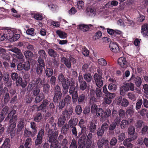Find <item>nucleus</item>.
<instances>
[{"label": "nucleus", "mask_w": 148, "mask_h": 148, "mask_svg": "<svg viewBox=\"0 0 148 148\" xmlns=\"http://www.w3.org/2000/svg\"><path fill=\"white\" fill-rule=\"evenodd\" d=\"M134 84L132 83H129L124 82L121 86L120 89V94L124 96L125 92L129 90L133 91L134 90Z\"/></svg>", "instance_id": "1"}, {"label": "nucleus", "mask_w": 148, "mask_h": 148, "mask_svg": "<svg viewBox=\"0 0 148 148\" xmlns=\"http://www.w3.org/2000/svg\"><path fill=\"white\" fill-rule=\"evenodd\" d=\"M45 83L44 79H42L40 78H37L36 80L35 84L31 83L28 86V90L29 91H30L34 88V87L36 86V87H41L43 84Z\"/></svg>", "instance_id": "2"}, {"label": "nucleus", "mask_w": 148, "mask_h": 148, "mask_svg": "<svg viewBox=\"0 0 148 148\" xmlns=\"http://www.w3.org/2000/svg\"><path fill=\"white\" fill-rule=\"evenodd\" d=\"M69 92L72 95L73 102L75 103L77 101L78 95L77 90L76 89V88L74 86H71L69 90Z\"/></svg>", "instance_id": "3"}, {"label": "nucleus", "mask_w": 148, "mask_h": 148, "mask_svg": "<svg viewBox=\"0 0 148 148\" xmlns=\"http://www.w3.org/2000/svg\"><path fill=\"white\" fill-rule=\"evenodd\" d=\"M54 91L55 95L53 97V101L55 103H58V100L61 99L62 96L60 88L59 86H55Z\"/></svg>", "instance_id": "4"}, {"label": "nucleus", "mask_w": 148, "mask_h": 148, "mask_svg": "<svg viewBox=\"0 0 148 148\" xmlns=\"http://www.w3.org/2000/svg\"><path fill=\"white\" fill-rule=\"evenodd\" d=\"M93 77L96 85L99 88L101 87L103 84V81L101 79V76L97 73H95Z\"/></svg>", "instance_id": "5"}, {"label": "nucleus", "mask_w": 148, "mask_h": 148, "mask_svg": "<svg viewBox=\"0 0 148 148\" xmlns=\"http://www.w3.org/2000/svg\"><path fill=\"white\" fill-rule=\"evenodd\" d=\"M61 61L62 62L64 63L66 66L69 68L71 67V63H74L76 62L75 59L72 57L70 58V60H69L63 57L61 58Z\"/></svg>", "instance_id": "6"}, {"label": "nucleus", "mask_w": 148, "mask_h": 148, "mask_svg": "<svg viewBox=\"0 0 148 148\" xmlns=\"http://www.w3.org/2000/svg\"><path fill=\"white\" fill-rule=\"evenodd\" d=\"M110 50L113 53H117L119 52L120 49L118 45L116 43L111 42L109 44Z\"/></svg>", "instance_id": "7"}, {"label": "nucleus", "mask_w": 148, "mask_h": 148, "mask_svg": "<svg viewBox=\"0 0 148 148\" xmlns=\"http://www.w3.org/2000/svg\"><path fill=\"white\" fill-rule=\"evenodd\" d=\"M16 126L15 123L13 122L10 125L7 129V131L8 133L10 134L12 138L15 135Z\"/></svg>", "instance_id": "8"}, {"label": "nucleus", "mask_w": 148, "mask_h": 148, "mask_svg": "<svg viewBox=\"0 0 148 148\" xmlns=\"http://www.w3.org/2000/svg\"><path fill=\"white\" fill-rule=\"evenodd\" d=\"M44 131L43 130L41 129L38 133L37 138L35 141L36 145L40 144L42 142V137L44 136Z\"/></svg>", "instance_id": "9"}, {"label": "nucleus", "mask_w": 148, "mask_h": 148, "mask_svg": "<svg viewBox=\"0 0 148 148\" xmlns=\"http://www.w3.org/2000/svg\"><path fill=\"white\" fill-rule=\"evenodd\" d=\"M59 83L62 84V86L70 84L69 81L66 78H65L64 75L62 74H60L58 77Z\"/></svg>", "instance_id": "10"}, {"label": "nucleus", "mask_w": 148, "mask_h": 148, "mask_svg": "<svg viewBox=\"0 0 148 148\" xmlns=\"http://www.w3.org/2000/svg\"><path fill=\"white\" fill-rule=\"evenodd\" d=\"M58 135V132L57 131H55L53 133V131L51 130H49L48 131V137L49 138V141L52 142L57 137Z\"/></svg>", "instance_id": "11"}, {"label": "nucleus", "mask_w": 148, "mask_h": 148, "mask_svg": "<svg viewBox=\"0 0 148 148\" xmlns=\"http://www.w3.org/2000/svg\"><path fill=\"white\" fill-rule=\"evenodd\" d=\"M2 31L5 34H7V37L9 36L10 37H12L14 34L17 32V30L15 29L5 28L2 29Z\"/></svg>", "instance_id": "12"}, {"label": "nucleus", "mask_w": 148, "mask_h": 148, "mask_svg": "<svg viewBox=\"0 0 148 148\" xmlns=\"http://www.w3.org/2000/svg\"><path fill=\"white\" fill-rule=\"evenodd\" d=\"M117 104L122 106L126 107L128 105L129 102L126 99L123 98L122 99V97L120 96L118 100Z\"/></svg>", "instance_id": "13"}, {"label": "nucleus", "mask_w": 148, "mask_h": 148, "mask_svg": "<svg viewBox=\"0 0 148 148\" xmlns=\"http://www.w3.org/2000/svg\"><path fill=\"white\" fill-rule=\"evenodd\" d=\"M119 65L123 68H126L127 66V62L125 58L124 57H121L118 60Z\"/></svg>", "instance_id": "14"}, {"label": "nucleus", "mask_w": 148, "mask_h": 148, "mask_svg": "<svg viewBox=\"0 0 148 148\" xmlns=\"http://www.w3.org/2000/svg\"><path fill=\"white\" fill-rule=\"evenodd\" d=\"M93 27V26L91 24L86 25L84 24H82L80 25L79 26V29L84 32H86L89 29H92Z\"/></svg>", "instance_id": "15"}, {"label": "nucleus", "mask_w": 148, "mask_h": 148, "mask_svg": "<svg viewBox=\"0 0 148 148\" xmlns=\"http://www.w3.org/2000/svg\"><path fill=\"white\" fill-rule=\"evenodd\" d=\"M130 80L134 81L137 87L140 86L142 83V80L141 78L138 76L135 77L134 75H132Z\"/></svg>", "instance_id": "16"}, {"label": "nucleus", "mask_w": 148, "mask_h": 148, "mask_svg": "<svg viewBox=\"0 0 148 148\" xmlns=\"http://www.w3.org/2000/svg\"><path fill=\"white\" fill-rule=\"evenodd\" d=\"M48 104V101L46 100H43L41 104L38 107V110H42L43 112H46V107Z\"/></svg>", "instance_id": "17"}, {"label": "nucleus", "mask_w": 148, "mask_h": 148, "mask_svg": "<svg viewBox=\"0 0 148 148\" xmlns=\"http://www.w3.org/2000/svg\"><path fill=\"white\" fill-rule=\"evenodd\" d=\"M141 32L142 35L144 37H147L148 34V25L145 24L142 27Z\"/></svg>", "instance_id": "18"}, {"label": "nucleus", "mask_w": 148, "mask_h": 148, "mask_svg": "<svg viewBox=\"0 0 148 148\" xmlns=\"http://www.w3.org/2000/svg\"><path fill=\"white\" fill-rule=\"evenodd\" d=\"M73 110V109L71 107L66 109L63 113L64 116L67 118H69L70 116L72 115Z\"/></svg>", "instance_id": "19"}, {"label": "nucleus", "mask_w": 148, "mask_h": 148, "mask_svg": "<svg viewBox=\"0 0 148 148\" xmlns=\"http://www.w3.org/2000/svg\"><path fill=\"white\" fill-rule=\"evenodd\" d=\"M86 12L87 14L90 16H94L96 14V9L92 7H88L86 9Z\"/></svg>", "instance_id": "20"}, {"label": "nucleus", "mask_w": 148, "mask_h": 148, "mask_svg": "<svg viewBox=\"0 0 148 148\" xmlns=\"http://www.w3.org/2000/svg\"><path fill=\"white\" fill-rule=\"evenodd\" d=\"M132 140V138H130L125 139L123 141L124 145L125 146H127V148H132L133 145L130 142Z\"/></svg>", "instance_id": "21"}, {"label": "nucleus", "mask_w": 148, "mask_h": 148, "mask_svg": "<svg viewBox=\"0 0 148 148\" xmlns=\"http://www.w3.org/2000/svg\"><path fill=\"white\" fill-rule=\"evenodd\" d=\"M56 33L61 38L65 39L67 37L66 33L61 31L57 30L56 31Z\"/></svg>", "instance_id": "22"}, {"label": "nucleus", "mask_w": 148, "mask_h": 148, "mask_svg": "<svg viewBox=\"0 0 148 148\" xmlns=\"http://www.w3.org/2000/svg\"><path fill=\"white\" fill-rule=\"evenodd\" d=\"M97 63L99 65L102 66H106L107 64L106 61L103 58L99 59L97 60Z\"/></svg>", "instance_id": "23"}, {"label": "nucleus", "mask_w": 148, "mask_h": 148, "mask_svg": "<svg viewBox=\"0 0 148 148\" xmlns=\"http://www.w3.org/2000/svg\"><path fill=\"white\" fill-rule=\"evenodd\" d=\"M51 145L50 148H60V147L57 140L55 139L53 140Z\"/></svg>", "instance_id": "24"}, {"label": "nucleus", "mask_w": 148, "mask_h": 148, "mask_svg": "<svg viewBox=\"0 0 148 148\" xmlns=\"http://www.w3.org/2000/svg\"><path fill=\"white\" fill-rule=\"evenodd\" d=\"M78 120L77 118H75L73 120H71L69 122V124L71 127H73L74 126L76 125L77 123Z\"/></svg>", "instance_id": "25"}, {"label": "nucleus", "mask_w": 148, "mask_h": 148, "mask_svg": "<svg viewBox=\"0 0 148 148\" xmlns=\"http://www.w3.org/2000/svg\"><path fill=\"white\" fill-rule=\"evenodd\" d=\"M128 125L129 122L127 121L123 120L121 122L120 126L121 129H125L128 127Z\"/></svg>", "instance_id": "26"}, {"label": "nucleus", "mask_w": 148, "mask_h": 148, "mask_svg": "<svg viewBox=\"0 0 148 148\" xmlns=\"http://www.w3.org/2000/svg\"><path fill=\"white\" fill-rule=\"evenodd\" d=\"M30 124V127L31 128L34 130L32 135V137H34L35 135L36 134L37 131L36 129L35 123L34 122H32Z\"/></svg>", "instance_id": "27"}, {"label": "nucleus", "mask_w": 148, "mask_h": 148, "mask_svg": "<svg viewBox=\"0 0 148 148\" xmlns=\"http://www.w3.org/2000/svg\"><path fill=\"white\" fill-rule=\"evenodd\" d=\"M103 98L102 104L103 105H109L112 102L111 100L108 97H104Z\"/></svg>", "instance_id": "28"}, {"label": "nucleus", "mask_w": 148, "mask_h": 148, "mask_svg": "<svg viewBox=\"0 0 148 148\" xmlns=\"http://www.w3.org/2000/svg\"><path fill=\"white\" fill-rule=\"evenodd\" d=\"M44 98V95L42 93H40L39 95L37 96L35 98V101L36 103H38Z\"/></svg>", "instance_id": "29"}, {"label": "nucleus", "mask_w": 148, "mask_h": 148, "mask_svg": "<svg viewBox=\"0 0 148 148\" xmlns=\"http://www.w3.org/2000/svg\"><path fill=\"white\" fill-rule=\"evenodd\" d=\"M48 52L49 55L51 57L55 58L57 56L56 52L52 49H49Z\"/></svg>", "instance_id": "30"}, {"label": "nucleus", "mask_w": 148, "mask_h": 148, "mask_svg": "<svg viewBox=\"0 0 148 148\" xmlns=\"http://www.w3.org/2000/svg\"><path fill=\"white\" fill-rule=\"evenodd\" d=\"M76 7L79 10L83 9L84 7V2L82 1H78Z\"/></svg>", "instance_id": "31"}, {"label": "nucleus", "mask_w": 148, "mask_h": 148, "mask_svg": "<svg viewBox=\"0 0 148 148\" xmlns=\"http://www.w3.org/2000/svg\"><path fill=\"white\" fill-rule=\"evenodd\" d=\"M10 140L9 139L7 138L5 139L4 141V143L2 145L3 148H10V145L9 144Z\"/></svg>", "instance_id": "32"}, {"label": "nucleus", "mask_w": 148, "mask_h": 148, "mask_svg": "<svg viewBox=\"0 0 148 148\" xmlns=\"http://www.w3.org/2000/svg\"><path fill=\"white\" fill-rule=\"evenodd\" d=\"M31 14L32 17L37 20H41L42 19V16L39 14Z\"/></svg>", "instance_id": "33"}, {"label": "nucleus", "mask_w": 148, "mask_h": 148, "mask_svg": "<svg viewBox=\"0 0 148 148\" xmlns=\"http://www.w3.org/2000/svg\"><path fill=\"white\" fill-rule=\"evenodd\" d=\"M4 93H5L4 96V101L5 102H6L8 101V100L10 98L9 94L8 93V89L6 88H4Z\"/></svg>", "instance_id": "34"}, {"label": "nucleus", "mask_w": 148, "mask_h": 148, "mask_svg": "<svg viewBox=\"0 0 148 148\" xmlns=\"http://www.w3.org/2000/svg\"><path fill=\"white\" fill-rule=\"evenodd\" d=\"M1 58L6 61H9L10 59V56L6 52V51H5V53H4L1 56Z\"/></svg>", "instance_id": "35"}, {"label": "nucleus", "mask_w": 148, "mask_h": 148, "mask_svg": "<svg viewBox=\"0 0 148 148\" xmlns=\"http://www.w3.org/2000/svg\"><path fill=\"white\" fill-rule=\"evenodd\" d=\"M24 54L27 58L29 59L33 56V53L29 51H25L24 52Z\"/></svg>", "instance_id": "36"}, {"label": "nucleus", "mask_w": 148, "mask_h": 148, "mask_svg": "<svg viewBox=\"0 0 148 148\" xmlns=\"http://www.w3.org/2000/svg\"><path fill=\"white\" fill-rule=\"evenodd\" d=\"M38 53L41 57L45 59L46 58L47 55L45 51L41 49L40 50L38 51Z\"/></svg>", "instance_id": "37"}, {"label": "nucleus", "mask_w": 148, "mask_h": 148, "mask_svg": "<svg viewBox=\"0 0 148 148\" xmlns=\"http://www.w3.org/2000/svg\"><path fill=\"white\" fill-rule=\"evenodd\" d=\"M108 89L111 91H114L117 88L116 86L113 84H110L108 86Z\"/></svg>", "instance_id": "38"}, {"label": "nucleus", "mask_w": 148, "mask_h": 148, "mask_svg": "<svg viewBox=\"0 0 148 148\" xmlns=\"http://www.w3.org/2000/svg\"><path fill=\"white\" fill-rule=\"evenodd\" d=\"M77 144L76 140L74 139H73L71 140L70 148H77Z\"/></svg>", "instance_id": "39"}, {"label": "nucleus", "mask_w": 148, "mask_h": 148, "mask_svg": "<svg viewBox=\"0 0 148 148\" xmlns=\"http://www.w3.org/2000/svg\"><path fill=\"white\" fill-rule=\"evenodd\" d=\"M84 79L88 82H90L92 79V77L90 73H86L84 76Z\"/></svg>", "instance_id": "40"}, {"label": "nucleus", "mask_w": 148, "mask_h": 148, "mask_svg": "<svg viewBox=\"0 0 148 148\" xmlns=\"http://www.w3.org/2000/svg\"><path fill=\"white\" fill-rule=\"evenodd\" d=\"M114 35L115 36L117 40L118 38L120 37V36H122L123 33L121 31L115 30H114Z\"/></svg>", "instance_id": "41"}, {"label": "nucleus", "mask_w": 148, "mask_h": 148, "mask_svg": "<svg viewBox=\"0 0 148 148\" xmlns=\"http://www.w3.org/2000/svg\"><path fill=\"white\" fill-rule=\"evenodd\" d=\"M143 103V101L141 99H138L137 100V102L136 103V109L137 110L141 108V106Z\"/></svg>", "instance_id": "42"}, {"label": "nucleus", "mask_w": 148, "mask_h": 148, "mask_svg": "<svg viewBox=\"0 0 148 148\" xmlns=\"http://www.w3.org/2000/svg\"><path fill=\"white\" fill-rule=\"evenodd\" d=\"M32 143V139L30 138H28L25 140L24 145L26 147H27L28 146L30 147Z\"/></svg>", "instance_id": "43"}, {"label": "nucleus", "mask_w": 148, "mask_h": 148, "mask_svg": "<svg viewBox=\"0 0 148 148\" xmlns=\"http://www.w3.org/2000/svg\"><path fill=\"white\" fill-rule=\"evenodd\" d=\"M9 78V75L8 73H5L4 74V75L3 79L5 82H8V84L7 85V86H9L11 85V83L10 82L8 81V80Z\"/></svg>", "instance_id": "44"}, {"label": "nucleus", "mask_w": 148, "mask_h": 148, "mask_svg": "<svg viewBox=\"0 0 148 148\" xmlns=\"http://www.w3.org/2000/svg\"><path fill=\"white\" fill-rule=\"evenodd\" d=\"M111 112V110L109 109H106V112H103V117L105 118L108 117L110 115Z\"/></svg>", "instance_id": "45"}, {"label": "nucleus", "mask_w": 148, "mask_h": 148, "mask_svg": "<svg viewBox=\"0 0 148 148\" xmlns=\"http://www.w3.org/2000/svg\"><path fill=\"white\" fill-rule=\"evenodd\" d=\"M45 73L46 75L48 77H51L53 74V70L49 68H47L45 71Z\"/></svg>", "instance_id": "46"}, {"label": "nucleus", "mask_w": 148, "mask_h": 148, "mask_svg": "<svg viewBox=\"0 0 148 148\" xmlns=\"http://www.w3.org/2000/svg\"><path fill=\"white\" fill-rule=\"evenodd\" d=\"M117 40L121 43H124L126 42L127 40V39L123 37L122 36H120V37L118 38Z\"/></svg>", "instance_id": "47"}, {"label": "nucleus", "mask_w": 148, "mask_h": 148, "mask_svg": "<svg viewBox=\"0 0 148 148\" xmlns=\"http://www.w3.org/2000/svg\"><path fill=\"white\" fill-rule=\"evenodd\" d=\"M82 69L85 72L90 71L92 70V68H90L87 64H86L83 65Z\"/></svg>", "instance_id": "48"}, {"label": "nucleus", "mask_w": 148, "mask_h": 148, "mask_svg": "<svg viewBox=\"0 0 148 148\" xmlns=\"http://www.w3.org/2000/svg\"><path fill=\"white\" fill-rule=\"evenodd\" d=\"M87 84L85 81H83L80 82V88L82 90H84L86 88Z\"/></svg>", "instance_id": "49"}, {"label": "nucleus", "mask_w": 148, "mask_h": 148, "mask_svg": "<svg viewBox=\"0 0 148 148\" xmlns=\"http://www.w3.org/2000/svg\"><path fill=\"white\" fill-rule=\"evenodd\" d=\"M16 111L15 110H13L11 111V112L8 114L7 117L6 118L5 120V121H8L9 119L11 118L16 113Z\"/></svg>", "instance_id": "50"}, {"label": "nucleus", "mask_w": 148, "mask_h": 148, "mask_svg": "<svg viewBox=\"0 0 148 148\" xmlns=\"http://www.w3.org/2000/svg\"><path fill=\"white\" fill-rule=\"evenodd\" d=\"M24 69L25 71L29 70L30 68V65L29 62L28 61L26 62L24 64Z\"/></svg>", "instance_id": "51"}, {"label": "nucleus", "mask_w": 148, "mask_h": 148, "mask_svg": "<svg viewBox=\"0 0 148 148\" xmlns=\"http://www.w3.org/2000/svg\"><path fill=\"white\" fill-rule=\"evenodd\" d=\"M85 98V96L84 94H82L79 95L78 98V101L79 104H80V103L83 102Z\"/></svg>", "instance_id": "52"}, {"label": "nucleus", "mask_w": 148, "mask_h": 148, "mask_svg": "<svg viewBox=\"0 0 148 148\" xmlns=\"http://www.w3.org/2000/svg\"><path fill=\"white\" fill-rule=\"evenodd\" d=\"M38 62L39 63L38 65L40 66L44 67L45 66V62L44 60L40 57L38 60Z\"/></svg>", "instance_id": "53"}, {"label": "nucleus", "mask_w": 148, "mask_h": 148, "mask_svg": "<svg viewBox=\"0 0 148 148\" xmlns=\"http://www.w3.org/2000/svg\"><path fill=\"white\" fill-rule=\"evenodd\" d=\"M8 108L7 106L4 107L1 111V115H2L4 117L8 112Z\"/></svg>", "instance_id": "54"}, {"label": "nucleus", "mask_w": 148, "mask_h": 148, "mask_svg": "<svg viewBox=\"0 0 148 148\" xmlns=\"http://www.w3.org/2000/svg\"><path fill=\"white\" fill-rule=\"evenodd\" d=\"M135 131L134 127L132 126H130L128 129V133L129 134H133Z\"/></svg>", "instance_id": "55"}, {"label": "nucleus", "mask_w": 148, "mask_h": 148, "mask_svg": "<svg viewBox=\"0 0 148 148\" xmlns=\"http://www.w3.org/2000/svg\"><path fill=\"white\" fill-rule=\"evenodd\" d=\"M24 123L23 120L20 121L18 125V129L17 131H20L22 129L23 127Z\"/></svg>", "instance_id": "56"}, {"label": "nucleus", "mask_w": 148, "mask_h": 148, "mask_svg": "<svg viewBox=\"0 0 148 148\" xmlns=\"http://www.w3.org/2000/svg\"><path fill=\"white\" fill-rule=\"evenodd\" d=\"M48 6L50 10L53 12H54L58 9V6L53 4L48 5Z\"/></svg>", "instance_id": "57"}, {"label": "nucleus", "mask_w": 148, "mask_h": 148, "mask_svg": "<svg viewBox=\"0 0 148 148\" xmlns=\"http://www.w3.org/2000/svg\"><path fill=\"white\" fill-rule=\"evenodd\" d=\"M69 85L70 84H69L66 85H64L62 86L63 88L64 89L62 92L63 94H65L68 92V89Z\"/></svg>", "instance_id": "58"}, {"label": "nucleus", "mask_w": 148, "mask_h": 148, "mask_svg": "<svg viewBox=\"0 0 148 148\" xmlns=\"http://www.w3.org/2000/svg\"><path fill=\"white\" fill-rule=\"evenodd\" d=\"M34 29L33 28H31L27 29L26 31V33L27 34L30 35L32 36H34Z\"/></svg>", "instance_id": "59"}, {"label": "nucleus", "mask_w": 148, "mask_h": 148, "mask_svg": "<svg viewBox=\"0 0 148 148\" xmlns=\"http://www.w3.org/2000/svg\"><path fill=\"white\" fill-rule=\"evenodd\" d=\"M77 12V10L74 7H72L68 12L70 15L74 14Z\"/></svg>", "instance_id": "60"}, {"label": "nucleus", "mask_w": 148, "mask_h": 148, "mask_svg": "<svg viewBox=\"0 0 148 148\" xmlns=\"http://www.w3.org/2000/svg\"><path fill=\"white\" fill-rule=\"evenodd\" d=\"M20 37V35L19 34H14L12 37L11 40L13 42L17 40Z\"/></svg>", "instance_id": "61"}, {"label": "nucleus", "mask_w": 148, "mask_h": 148, "mask_svg": "<svg viewBox=\"0 0 148 148\" xmlns=\"http://www.w3.org/2000/svg\"><path fill=\"white\" fill-rule=\"evenodd\" d=\"M8 51H12L14 53L17 54L21 51V50L17 47H14L8 50Z\"/></svg>", "instance_id": "62"}, {"label": "nucleus", "mask_w": 148, "mask_h": 148, "mask_svg": "<svg viewBox=\"0 0 148 148\" xmlns=\"http://www.w3.org/2000/svg\"><path fill=\"white\" fill-rule=\"evenodd\" d=\"M96 126L95 124L93 123H91L90 126V130L92 132H94L95 130Z\"/></svg>", "instance_id": "63"}, {"label": "nucleus", "mask_w": 148, "mask_h": 148, "mask_svg": "<svg viewBox=\"0 0 148 148\" xmlns=\"http://www.w3.org/2000/svg\"><path fill=\"white\" fill-rule=\"evenodd\" d=\"M96 113L97 116H102L103 117V111L101 108H99Z\"/></svg>", "instance_id": "64"}]
</instances>
